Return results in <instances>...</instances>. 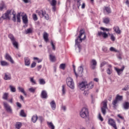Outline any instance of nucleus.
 <instances>
[{"instance_id": "nucleus-1", "label": "nucleus", "mask_w": 129, "mask_h": 129, "mask_svg": "<svg viewBox=\"0 0 129 129\" xmlns=\"http://www.w3.org/2000/svg\"><path fill=\"white\" fill-rule=\"evenodd\" d=\"M86 39V35L84 34V30H81L80 31V35L75 40V47L76 49L78 48L79 52H80L81 50V45H80V43H82V41Z\"/></svg>"}, {"instance_id": "nucleus-2", "label": "nucleus", "mask_w": 129, "mask_h": 129, "mask_svg": "<svg viewBox=\"0 0 129 129\" xmlns=\"http://www.w3.org/2000/svg\"><path fill=\"white\" fill-rule=\"evenodd\" d=\"M12 15H13V21L16 22L17 21L16 19V12L12 10H8L6 13L3 15L2 18L4 19V20H10Z\"/></svg>"}, {"instance_id": "nucleus-3", "label": "nucleus", "mask_w": 129, "mask_h": 129, "mask_svg": "<svg viewBox=\"0 0 129 129\" xmlns=\"http://www.w3.org/2000/svg\"><path fill=\"white\" fill-rule=\"evenodd\" d=\"M66 83L69 87L71 89H74L75 88V86L74 84V81H73V79L71 77H69L66 79Z\"/></svg>"}, {"instance_id": "nucleus-4", "label": "nucleus", "mask_w": 129, "mask_h": 129, "mask_svg": "<svg viewBox=\"0 0 129 129\" xmlns=\"http://www.w3.org/2000/svg\"><path fill=\"white\" fill-rule=\"evenodd\" d=\"M89 115L88 109L84 107L83 108L80 112V116L82 118H87Z\"/></svg>"}, {"instance_id": "nucleus-5", "label": "nucleus", "mask_w": 129, "mask_h": 129, "mask_svg": "<svg viewBox=\"0 0 129 129\" xmlns=\"http://www.w3.org/2000/svg\"><path fill=\"white\" fill-rule=\"evenodd\" d=\"M8 37L9 38V39H10L14 47H15V48H16V49H19V43H18V42H17V41H16V38H15L14 35L12 34H10L8 35Z\"/></svg>"}, {"instance_id": "nucleus-6", "label": "nucleus", "mask_w": 129, "mask_h": 129, "mask_svg": "<svg viewBox=\"0 0 129 129\" xmlns=\"http://www.w3.org/2000/svg\"><path fill=\"white\" fill-rule=\"evenodd\" d=\"M3 105L4 108L6 109V111L8 112V113L13 114V109H12V107L9 104H8L7 102H4Z\"/></svg>"}, {"instance_id": "nucleus-7", "label": "nucleus", "mask_w": 129, "mask_h": 129, "mask_svg": "<svg viewBox=\"0 0 129 129\" xmlns=\"http://www.w3.org/2000/svg\"><path fill=\"white\" fill-rule=\"evenodd\" d=\"M37 14L40 18H43L44 17L46 20H49V15L46 13V11H43L42 10H40L39 11H37Z\"/></svg>"}, {"instance_id": "nucleus-8", "label": "nucleus", "mask_w": 129, "mask_h": 129, "mask_svg": "<svg viewBox=\"0 0 129 129\" xmlns=\"http://www.w3.org/2000/svg\"><path fill=\"white\" fill-rule=\"evenodd\" d=\"M106 109H107V101L103 102V106L101 107V111L104 115L106 113Z\"/></svg>"}, {"instance_id": "nucleus-9", "label": "nucleus", "mask_w": 129, "mask_h": 129, "mask_svg": "<svg viewBox=\"0 0 129 129\" xmlns=\"http://www.w3.org/2000/svg\"><path fill=\"white\" fill-rule=\"evenodd\" d=\"M87 85V82L83 81L79 84V88L81 90H84L86 89Z\"/></svg>"}, {"instance_id": "nucleus-10", "label": "nucleus", "mask_w": 129, "mask_h": 129, "mask_svg": "<svg viewBox=\"0 0 129 129\" xmlns=\"http://www.w3.org/2000/svg\"><path fill=\"white\" fill-rule=\"evenodd\" d=\"M108 124L111 125V126H112L114 129L117 128V127L116 126V123L115 122V121H114V119L112 118H109L108 119Z\"/></svg>"}, {"instance_id": "nucleus-11", "label": "nucleus", "mask_w": 129, "mask_h": 129, "mask_svg": "<svg viewBox=\"0 0 129 129\" xmlns=\"http://www.w3.org/2000/svg\"><path fill=\"white\" fill-rule=\"evenodd\" d=\"M97 65V61H96V60L92 59L91 61V68L93 69V70H94V69H96Z\"/></svg>"}, {"instance_id": "nucleus-12", "label": "nucleus", "mask_w": 129, "mask_h": 129, "mask_svg": "<svg viewBox=\"0 0 129 129\" xmlns=\"http://www.w3.org/2000/svg\"><path fill=\"white\" fill-rule=\"evenodd\" d=\"M24 64L25 66H27V67L31 65V59L29 57H24Z\"/></svg>"}, {"instance_id": "nucleus-13", "label": "nucleus", "mask_w": 129, "mask_h": 129, "mask_svg": "<svg viewBox=\"0 0 129 129\" xmlns=\"http://www.w3.org/2000/svg\"><path fill=\"white\" fill-rule=\"evenodd\" d=\"M82 73H83V67L80 66V67L78 68V73L77 74L78 75L77 77L78 76H79L80 77H82Z\"/></svg>"}, {"instance_id": "nucleus-14", "label": "nucleus", "mask_w": 129, "mask_h": 129, "mask_svg": "<svg viewBox=\"0 0 129 129\" xmlns=\"http://www.w3.org/2000/svg\"><path fill=\"white\" fill-rule=\"evenodd\" d=\"M114 70L117 72L118 75L119 76L122 72H123V70H124V67L123 66L121 69H118L116 67H115Z\"/></svg>"}, {"instance_id": "nucleus-15", "label": "nucleus", "mask_w": 129, "mask_h": 129, "mask_svg": "<svg viewBox=\"0 0 129 129\" xmlns=\"http://www.w3.org/2000/svg\"><path fill=\"white\" fill-rule=\"evenodd\" d=\"M4 79V80H12V75L9 73H5Z\"/></svg>"}, {"instance_id": "nucleus-16", "label": "nucleus", "mask_w": 129, "mask_h": 129, "mask_svg": "<svg viewBox=\"0 0 129 129\" xmlns=\"http://www.w3.org/2000/svg\"><path fill=\"white\" fill-rule=\"evenodd\" d=\"M40 96L41 98L47 99V98H48V94H47V91L45 90L42 91Z\"/></svg>"}, {"instance_id": "nucleus-17", "label": "nucleus", "mask_w": 129, "mask_h": 129, "mask_svg": "<svg viewBox=\"0 0 129 129\" xmlns=\"http://www.w3.org/2000/svg\"><path fill=\"white\" fill-rule=\"evenodd\" d=\"M5 59L6 60H8V61H10L11 63H12V64H14V60H13V58H12V56L10 55L8 53H6L5 55Z\"/></svg>"}, {"instance_id": "nucleus-18", "label": "nucleus", "mask_w": 129, "mask_h": 129, "mask_svg": "<svg viewBox=\"0 0 129 129\" xmlns=\"http://www.w3.org/2000/svg\"><path fill=\"white\" fill-rule=\"evenodd\" d=\"M49 104L52 110H55L56 109V102H55V101L52 100L50 102Z\"/></svg>"}, {"instance_id": "nucleus-19", "label": "nucleus", "mask_w": 129, "mask_h": 129, "mask_svg": "<svg viewBox=\"0 0 129 129\" xmlns=\"http://www.w3.org/2000/svg\"><path fill=\"white\" fill-rule=\"evenodd\" d=\"M43 39L45 42L49 41V35L46 32H44L43 34Z\"/></svg>"}, {"instance_id": "nucleus-20", "label": "nucleus", "mask_w": 129, "mask_h": 129, "mask_svg": "<svg viewBox=\"0 0 129 129\" xmlns=\"http://www.w3.org/2000/svg\"><path fill=\"white\" fill-rule=\"evenodd\" d=\"M49 59L51 62H55L56 61V57L55 55L50 54H49Z\"/></svg>"}, {"instance_id": "nucleus-21", "label": "nucleus", "mask_w": 129, "mask_h": 129, "mask_svg": "<svg viewBox=\"0 0 129 129\" xmlns=\"http://www.w3.org/2000/svg\"><path fill=\"white\" fill-rule=\"evenodd\" d=\"M87 88L88 89H91L92 88H93V86H94V83H93V82H91L89 84H87Z\"/></svg>"}, {"instance_id": "nucleus-22", "label": "nucleus", "mask_w": 129, "mask_h": 129, "mask_svg": "<svg viewBox=\"0 0 129 129\" xmlns=\"http://www.w3.org/2000/svg\"><path fill=\"white\" fill-rule=\"evenodd\" d=\"M113 30L117 34H120V33H121V31H120V29H119V27H118V26H114L113 27Z\"/></svg>"}, {"instance_id": "nucleus-23", "label": "nucleus", "mask_w": 129, "mask_h": 129, "mask_svg": "<svg viewBox=\"0 0 129 129\" xmlns=\"http://www.w3.org/2000/svg\"><path fill=\"white\" fill-rule=\"evenodd\" d=\"M22 20L24 24H28V16L27 15H25L22 17Z\"/></svg>"}, {"instance_id": "nucleus-24", "label": "nucleus", "mask_w": 129, "mask_h": 129, "mask_svg": "<svg viewBox=\"0 0 129 129\" xmlns=\"http://www.w3.org/2000/svg\"><path fill=\"white\" fill-rule=\"evenodd\" d=\"M61 95L64 96L66 94V88H65V85H63L61 86Z\"/></svg>"}, {"instance_id": "nucleus-25", "label": "nucleus", "mask_w": 129, "mask_h": 129, "mask_svg": "<svg viewBox=\"0 0 129 129\" xmlns=\"http://www.w3.org/2000/svg\"><path fill=\"white\" fill-rule=\"evenodd\" d=\"M47 124L48 125V127H49V128L55 129V126L54 125V124L52 122H47Z\"/></svg>"}, {"instance_id": "nucleus-26", "label": "nucleus", "mask_w": 129, "mask_h": 129, "mask_svg": "<svg viewBox=\"0 0 129 129\" xmlns=\"http://www.w3.org/2000/svg\"><path fill=\"white\" fill-rule=\"evenodd\" d=\"M18 90H19V91L22 92V93L24 94V95H25V96H27V93H26V92H25V90L24 89V88H23L21 87H19Z\"/></svg>"}, {"instance_id": "nucleus-27", "label": "nucleus", "mask_w": 129, "mask_h": 129, "mask_svg": "<svg viewBox=\"0 0 129 129\" xmlns=\"http://www.w3.org/2000/svg\"><path fill=\"white\" fill-rule=\"evenodd\" d=\"M38 119V116L37 115H34L31 118V120L34 123L37 121Z\"/></svg>"}, {"instance_id": "nucleus-28", "label": "nucleus", "mask_w": 129, "mask_h": 129, "mask_svg": "<svg viewBox=\"0 0 129 129\" xmlns=\"http://www.w3.org/2000/svg\"><path fill=\"white\" fill-rule=\"evenodd\" d=\"M123 108L125 109H128L129 108V102H125L123 104Z\"/></svg>"}, {"instance_id": "nucleus-29", "label": "nucleus", "mask_w": 129, "mask_h": 129, "mask_svg": "<svg viewBox=\"0 0 129 129\" xmlns=\"http://www.w3.org/2000/svg\"><path fill=\"white\" fill-rule=\"evenodd\" d=\"M1 65L2 66L5 67V66H9V64L8 62L2 60L1 61Z\"/></svg>"}, {"instance_id": "nucleus-30", "label": "nucleus", "mask_w": 129, "mask_h": 129, "mask_svg": "<svg viewBox=\"0 0 129 129\" xmlns=\"http://www.w3.org/2000/svg\"><path fill=\"white\" fill-rule=\"evenodd\" d=\"M16 128L20 129L22 127V123L21 122H17L16 124Z\"/></svg>"}, {"instance_id": "nucleus-31", "label": "nucleus", "mask_w": 129, "mask_h": 129, "mask_svg": "<svg viewBox=\"0 0 129 129\" xmlns=\"http://www.w3.org/2000/svg\"><path fill=\"white\" fill-rule=\"evenodd\" d=\"M8 98H9V93H5L3 96V99L5 100H8Z\"/></svg>"}, {"instance_id": "nucleus-32", "label": "nucleus", "mask_w": 129, "mask_h": 129, "mask_svg": "<svg viewBox=\"0 0 129 129\" xmlns=\"http://www.w3.org/2000/svg\"><path fill=\"white\" fill-rule=\"evenodd\" d=\"M39 82L40 85H44V84H46V81H45V80H44V79H40L39 80Z\"/></svg>"}, {"instance_id": "nucleus-33", "label": "nucleus", "mask_w": 129, "mask_h": 129, "mask_svg": "<svg viewBox=\"0 0 129 129\" xmlns=\"http://www.w3.org/2000/svg\"><path fill=\"white\" fill-rule=\"evenodd\" d=\"M104 11H106L107 14L111 13V10L109 7H105Z\"/></svg>"}, {"instance_id": "nucleus-34", "label": "nucleus", "mask_w": 129, "mask_h": 129, "mask_svg": "<svg viewBox=\"0 0 129 129\" xmlns=\"http://www.w3.org/2000/svg\"><path fill=\"white\" fill-rule=\"evenodd\" d=\"M9 87L10 88V90H11V92H16V88L15 87H14V86L10 85L9 86Z\"/></svg>"}, {"instance_id": "nucleus-35", "label": "nucleus", "mask_w": 129, "mask_h": 129, "mask_svg": "<svg viewBox=\"0 0 129 129\" xmlns=\"http://www.w3.org/2000/svg\"><path fill=\"white\" fill-rule=\"evenodd\" d=\"M20 115L21 116H22V117H26V116H27V115H26V113H25V111H24V110H21Z\"/></svg>"}, {"instance_id": "nucleus-36", "label": "nucleus", "mask_w": 129, "mask_h": 129, "mask_svg": "<svg viewBox=\"0 0 129 129\" xmlns=\"http://www.w3.org/2000/svg\"><path fill=\"white\" fill-rule=\"evenodd\" d=\"M17 22L18 23H20L21 22V13H19L17 15Z\"/></svg>"}, {"instance_id": "nucleus-37", "label": "nucleus", "mask_w": 129, "mask_h": 129, "mask_svg": "<svg viewBox=\"0 0 129 129\" xmlns=\"http://www.w3.org/2000/svg\"><path fill=\"white\" fill-rule=\"evenodd\" d=\"M122 98H123V97L122 96H120V95H117L116 96V99L118 101V100L119 101H121V100H122Z\"/></svg>"}, {"instance_id": "nucleus-38", "label": "nucleus", "mask_w": 129, "mask_h": 129, "mask_svg": "<svg viewBox=\"0 0 129 129\" xmlns=\"http://www.w3.org/2000/svg\"><path fill=\"white\" fill-rule=\"evenodd\" d=\"M56 4H57V1H56V0H52L51 2L50 3V5L52 7L56 6Z\"/></svg>"}, {"instance_id": "nucleus-39", "label": "nucleus", "mask_w": 129, "mask_h": 129, "mask_svg": "<svg viewBox=\"0 0 129 129\" xmlns=\"http://www.w3.org/2000/svg\"><path fill=\"white\" fill-rule=\"evenodd\" d=\"M103 23L104 24H109V18H106L103 19Z\"/></svg>"}, {"instance_id": "nucleus-40", "label": "nucleus", "mask_w": 129, "mask_h": 129, "mask_svg": "<svg viewBox=\"0 0 129 129\" xmlns=\"http://www.w3.org/2000/svg\"><path fill=\"white\" fill-rule=\"evenodd\" d=\"M106 72L108 75H110V74H111V73H112V70H111V69L108 68L106 70Z\"/></svg>"}, {"instance_id": "nucleus-41", "label": "nucleus", "mask_w": 129, "mask_h": 129, "mask_svg": "<svg viewBox=\"0 0 129 129\" xmlns=\"http://www.w3.org/2000/svg\"><path fill=\"white\" fill-rule=\"evenodd\" d=\"M30 81L33 84H37V83L36 82V81L34 80V78H30Z\"/></svg>"}, {"instance_id": "nucleus-42", "label": "nucleus", "mask_w": 129, "mask_h": 129, "mask_svg": "<svg viewBox=\"0 0 129 129\" xmlns=\"http://www.w3.org/2000/svg\"><path fill=\"white\" fill-rule=\"evenodd\" d=\"M32 32H33V30H32L31 28H28L26 30L25 33L26 34H28L32 33Z\"/></svg>"}, {"instance_id": "nucleus-43", "label": "nucleus", "mask_w": 129, "mask_h": 129, "mask_svg": "<svg viewBox=\"0 0 129 129\" xmlns=\"http://www.w3.org/2000/svg\"><path fill=\"white\" fill-rule=\"evenodd\" d=\"M100 30H102V31H106V32L111 31V29L105 28L104 27H100Z\"/></svg>"}, {"instance_id": "nucleus-44", "label": "nucleus", "mask_w": 129, "mask_h": 129, "mask_svg": "<svg viewBox=\"0 0 129 129\" xmlns=\"http://www.w3.org/2000/svg\"><path fill=\"white\" fill-rule=\"evenodd\" d=\"M109 35L110 36V39L111 41L113 42H114L115 41V37H114V35L113 34H109Z\"/></svg>"}, {"instance_id": "nucleus-45", "label": "nucleus", "mask_w": 129, "mask_h": 129, "mask_svg": "<svg viewBox=\"0 0 129 129\" xmlns=\"http://www.w3.org/2000/svg\"><path fill=\"white\" fill-rule=\"evenodd\" d=\"M29 91L30 92H32V93H35V91H36V88H34L33 87H31L28 89Z\"/></svg>"}, {"instance_id": "nucleus-46", "label": "nucleus", "mask_w": 129, "mask_h": 129, "mask_svg": "<svg viewBox=\"0 0 129 129\" xmlns=\"http://www.w3.org/2000/svg\"><path fill=\"white\" fill-rule=\"evenodd\" d=\"M50 44L52 46V50H53V51H55L56 50V47H55V44L53 43V41H51Z\"/></svg>"}, {"instance_id": "nucleus-47", "label": "nucleus", "mask_w": 129, "mask_h": 129, "mask_svg": "<svg viewBox=\"0 0 129 129\" xmlns=\"http://www.w3.org/2000/svg\"><path fill=\"white\" fill-rule=\"evenodd\" d=\"M110 51H111V52H118V50H116L114 47H111L110 48Z\"/></svg>"}, {"instance_id": "nucleus-48", "label": "nucleus", "mask_w": 129, "mask_h": 129, "mask_svg": "<svg viewBox=\"0 0 129 129\" xmlns=\"http://www.w3.org/2000/svg\"><path fill=\"white\" fill-rule=\"evenodd\" d=\"M77 6L78 7V8L79 9V7L81 6V0H77Z\"/></svg>"}, {"instance_id": "nucleus-49", "label": "nucleus", "mask_w": 129, "mask_h": 129, "mask_svg": "<svg viewBox=\"0 0 129 129\" xmlns=\"http://www.w3.org/2000/svg\"><path fill=\"white\" fill-rule=\"evenodd\" d=\"M102 37L104 38V39H106V38H107L108 37V34L106 33V32H104L103 33V35Z\"/></svg>"}, {"instance_id": "nucleus-50", "label": "nucleus", "mask_w": 129, "mask_h": 129, "mask_svg": "<svg viewBox=\"0 0 129 129\" xmlns=\"http://www.w3.org/2000/svg\"><path fill=\"white\" fill-rule=\"evenodd\" d=\"M59 68L60 69H62V70H64L65 69V63H61L59 66Z\"/></svg>"}, {"instance_id": "nucleus-51", "label": "nucleus", "mask_w": 129, "mask_h": 129, "mask_svg": "<svg viewBox=\"0 0 129 129\" xmlns=\"http://www.w3.org/2000/svg\"><path fill=\"white\" fill-rule=\"evenodd\" d=\"M6 8V5H5V4H2L0 6V11H3V10H4V9H5Z\"/></svg>"}, {"instance_id": "nucleus-52", "label": "nucleus", "mask_w": 129, "mask_h": 129, "mask_svg": "<svg viewBox=\"0 0 129 129\" xmlns=\"http://www.w3.org/2000/svg\"><path fill=\"white\" fill-rule=\"evenodd\" d=\"M89 93V91L88 90V89H87V90L84 91L83 94L84 95H85L86 96H87V95H88Z\"/></svg>"}, {"instance_id": "nucleus-53", "label": "nucleus", "mask_w": 129, "mask_h": 129, "mask_svg": "<svg viewBox=\"0 0 129 129\" xmlns=\"http://www.w3.org/2000/svg\"><path fill=\"white\" fill-rule=\"evenodd\" d=\"M36 65H37V63H36L35 61H34L31 64V68H35V67H36Z\"/></svg>"}, {"instance_id": "nucleus-54", "label": "nucleus", "mask_w": 129, "mask_h": 129, "mask_svg": "<svg viewBox=\"0 0 129 129\" xmlns=\"http://www.w3.org/2000/svg\"><path fill=\"white\" fill-rule=\"evenodd\" d=\"M33 19L34 21H37L38 20V17H37V15L33 14Z\"/></svg>"}, {"instance_id": "nucleus-55", "label": "nucleus", "mask_w": 129, "mask_h": 129, "mask_svg": "<svg viewBox=\"0 0 129 129\" xmlns=\"http://www.w3.org/2000/svg\"><path fill=\"white\" fill-rule=\"evenodd\" d=\"M38 120H39L40 122L42 123V121H44V118L42 116H39Z\"/></svg>"}, {"instance_id": "nucleus-56", "label": "nucleus", "mask_w": 129, "mask_h": 129, "mask_svg": "<svg viewBox=\"0 0 129 129\" xmlns=\"http://www.w3.org/2000/svg\"><path fill=\"white\" fill-rule=\"evenodd\" d=\"M98 118L99 120L102 121L103 120V118H102V116H101V114L100 113L98 115Z\"/></svg>"}, {"instance_id": "nucleus-57", "label": "nucleus", "mask_w": 129, "mask_h": 129, "mask_svg": "<svg viewBox=\"0 0 129 129\" xmlns=\"http://www.w3.org/2000/svg\"><path fill=\"white\" fill-rule=\"evenodd\" d=\"M103 34V32H102L101 31H98L97 35H98L99 37H101V36H102Z\"/></svg>"}, {"instance_id": "nucleus-58", "label": "nucleus", "mask_w": 129, "mask_h": 129, "mask_svg": "<svg viewBox=\"0 0 129 129\" xmlns=\"http://www.w3.org/2000/svg\"><path fill=\"white\" fill-rule=\"evenodd\" d=\"M117 100L115 99L112 102V104L113 105H114V106H115L116 105V104H117Z\"/></svg>"}, {"instance_id": "nucleus-59", "label": "nucleus", "mask_w": 129, "mask_h": 129, "mask_svg": "<svg viewBox=\"0 0 129 129\" xmlns=\"http://www.w3.org/2000/svg\"><path fill=\"white\" fill-rule=\"evenodd\" d=\"M122 90H123V91H127V90H128V86L125 87L124 88H122Z\"/></svg>"}, {"instance_id": "nucleus-60", "label": "nucleus", "mask_w": 129, "mask_h": 129, "mask_svg": "<svg viewBox=\"0 0 129 129\" xmlns=\"http://www.w3.org/2000/svg\"><path fill=\"white\" fill-rule=\"evenodd\" d=\"M104 65H106V61H103L100 64V67H103Z\"/></svg>"}, {"instance_id": "nucleus-61", "label": "nucleus", "mask_w": 129, "mask_h": 129, "mask_svg": "<svg viewBox=\"0 0 129 129\" xmlns=\"http://www.w3.org/2000/svg\"><path fill=\"white\" fill-rule=\"evenodd\" d=\"M16 104H17L18 107H19L20 108H21L22 107V104H21V103H20L19 102H17L16 103Z\"/></svg>"}, {"instance_id": "nucleus-62", "label": "nucleus", "mask_w": 129, "mask_h": 129, "mask_svg": "<svg viewBox=\"0 0 129 129\" xmlns=\"http://www.w3.org/2000/svg\"><path fill=\"white\" fill-rule=\"evenodd\" d=\"M61 109L63 110V111H66V106H61Z\"/></svg>"}, {"instance_id": "nucleus-63", "label": "nucleus", "mask_w": 129, "mask_h": 129, "mask_svg": "<svg viewBox=\"0 0 129 129\" xmlns=\"http://www.w3.org/2000/svg\"><path fill=\"white\" fill-rule=\"evenodd\" d=\"M102 50L104 52H107V47H103Z\"/></svg>"}, {"instance_id": "nucleus-64", "label": "nucleus", "mask_w": 129, "mask_h": 129, "mask_svg": "<svg viewBox=\"0 0 129 129\" xmlns=\"http://www.w3.org/2000/svg\"><path fill=\"white\" fill-rule=\"evenodd\" d=\"M117 116L121 119H123V120L124 119V118H123V117H122V116L120 115V114H118Z\"/></svg>"}]
</instances>
